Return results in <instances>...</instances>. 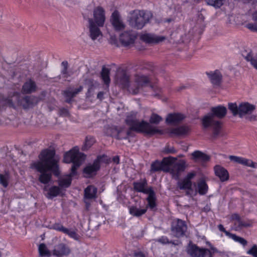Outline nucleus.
Segmentation results:
<instances>
[{"mask_svg": "<svg viewBox=\"0 0 257 257\" xmlns=\"http://www.w3.org/2000/svg\"><path fill=\"white\" fill-rule=\"evenodd\" d=\"M174 160V158L169 157L168 158H164L162 161L157 160L151 164V171L152 172H157L160 171H163L166 172H169V164Z\"/></svg>", "mask_w": 257, "mask_h": 257, "instance_id": "9b49d317", "label": "nucleus"}, {"mask_svg": "<svg viewBox=\"0 0 257 257\" xmlns=\"http://www.w3.org/2000/svg\"><path fill=\"white\" fill-rule=\"evenodd\" d=\"M100 169V162L98 160H95L93 164H89L83 169L85 177L90 178L95 175L96 172Z\"/></svg>", "mask_w": 257, "mask_h": 257, "instance_id": "dca6fc26", "label": "nucleus"}, {"mask_svg": "<svg viewBox=\"0 0 257 257\" xmlns=\"http://www.w3.org/2000/svg\"><path fill=\"white\" fill-rule=\"evenodd\" d=\"M10 175L8 171H5L4 174H0V184L5 188L9 185Z\"/></svg>", "mask_w": 257, "mask_h": 257, "instance_id": "e433bc0d", "label": "nucleus"}, {"mask_svg": "<svg viewBox=\"0 0 257 257\" xmlns=\"http://www.w3.org/2000/svg\"><path fill=\"white\" fill-rule=\"evenodd\" d=\"M164 152L166 154H174L176 153V150L173 147L166 146Z\"/></svg>", "mask_w": 257, "mask_h": 257, "instance_id": "3c124183", "label": "nucleus"}, {"mask_svg": "<svg viewBox=\"0 0 257 257\" xmlns=\"http://www.w3.org/2000/svg\"><path fill=\"white\" fill-rule=\"evenodd\" d=\"M231 218L232 220L235 221L234 223V228H235V227L237 225L239 221H240L241 218L237 214H233L231 216Z\"/></svg>", "mask_w": 257, "mask_h": 257, "instance_id": "de8ad7c7", "label": "nucleus"}, {"mask_svg": "<svg viewBox=\"0 0 257 257\" xmlns=\"http://www.w3.org/2000/svg\"><path fill=\"white\" fill-rule=\"evenodd\" d=\"M218 229L220 231H222L225 233V234L228 236V237H230L232 233H231L229 232L228 231H226L225 228H224L222 224H219L218 226Z\"/></svg>", "mask_w": 257, "mask_h": 257, "instance_id": "5fc2aeb1", "label": "nucleus"}, {"mask_svg": "<svg viewBox=\"0 0 257 257\" xmlns=\"http://www.w3.org/2000/svg\"><path fill=\"white\" fill-rule=\"evenodd\" d=\"M210 249H211V250H210V251L211 252L212 255V253L219 252V251L218 250V249L216 248L213 247L211 245H210Z\"/></svg>", "mask_w": 257, "mask_h": 257, "instance_id": "4d7b16f0", "label": "nucleus"}, {"mask_svg": "<svg viewBox=\"0 0 257 257\" xmlns=\"http://www.w3.org/2000/svg\"><path fill=\"white\" fill-rule=\"evenodd\" d=\"M101 76L105 84L110 82L109 70L105 67H103L101 72Z\"/></svg>", "mask_w": 257, "mask_h": 257, "instance_id": "4c0bfd02", "label": "nucleus"}, {"mask_svg": "<svg viewBox=\"0 0 257 257\" xmlns=\"http://www.w3.org/2000/svg\"><path fill=\"white\" fill-rule=\"evenodd\" d=\"M229 159L231 161L240 164V161L241 160V157H237L235 156H229Z\"/></svg>", "mask_w": 257, "mask_h": 257, "instance_id": "864d4df0", "label": "nucleus"}, {"mask_svg": "<svg viewBox=\"0 0 257 257\" xmlns=\"http://www.w3.org/2000/svg\"><path fill=\"white\" fill-rule=\"evenodd\" d=\"M174 159L175 160L169 164V171L168 172L171 173L174 179L178 180L181 173L185 170L186 165L184 160H180L176 163L173 164V162L176 160V158H174Z\"/></svg>", "mask_w": 257, "mask_h": 257, "instance_id": "9d476101", "label": "nucleus"}, {"mask_svg": "<svg viewBox=\"0 0 257 257\" xmlns=\"http://www.w3.org/2000/svg\"><path fill=\"white\" fill-rule=\"evenodd\" d=\"M97 188L92 185L88 186L84 190V198L86 199H92L96 198Z\"/></svg>", "mask_w": 257, "mask_h": 257, "instance_id": "2f4dec72", "label": "nucleus"}, {"mask_svg": "<svg viewBox=\"0 0 257 257\" xmlns=\"http://www.w3.org/2000/svg\"><path fill=\"white\" fill-rule=\"evenodd\" d=\"M64 233L67 234L69 237L73 238L75 240H77L79 239V235L73 229H69L67 228V231H65Z\"/></svg>", "mask_w": 257, "mask_h": 257, "instance_id": "a18cd8bd", "label": "nucleus"}, {"mask_svg": "<svg viewBox=\"0 0 257 257\" xmlns=\"http://www.w3.org/2000/svg\"><path fill=\"white\" fill-rule=\"evenodd\" d=\"M253 166L254 167H252L253 168H255L257 167V163L253 162Z\"/></svg>", "mask_w": 257, "mask_h": 257, "instance_id": "69168bd1", "label": "nucleus"}, {"mask_svg": "<svg viewBox=\"0 0 257 257\" xmlns=\"http://www.w3.org/2000/svg\"><path fill=\"white\" fill-rule=\"evenodd\" d=\"M189 131L188 127L186 126H181L176 128H173L170 130V134L176 136H183L186 135Z\"/></svg>", "mask_w": 257, "mask_h": 257, "instance_id": "72a5a7b5", "label": "nucleus"}, {"mask_svg": "<svg viewBox=\"0 0 257 257\" xmlns=\"http://www.w3.org/2000/svg\"><path fill=\"white\" fill-rule=\"evenodd\" d=\"M53 228L54 229L62 232L63 233H64L65 231H67V228L64 227L60 224H55L53 226Z\"/></svg>", "mask_w": 257, "mask_h": 257, "instance_id": "8fccbe9b", "label": "nucleus"}, {"mask_svg": "<svg viewBox=\"0 0 257 257\" xmlns=\"http://www.w3.org/2000/svg\"><path fill=\"white\" fill-rule=\"evenodd\" d=\"M112 161L113 162L116 164H119V157L116 156H114L113 159H112Z\"/></svg>", "mask_w": 257, "mask_h": 257, "instance_id": "bf43d9fd", "label": "nucleus"}, {"mask_svg": "<svg viewBox=\"0 0 257 257\" xmlns=\"http://www.w3.org/2000/svg\"><path fill=\"white\" fill-rule=\"evenodd\" d=\"M184 118V115L180 113H170L168 115L166 121L168 124H176L182 121Z\"/></svg>", "mask_w": 257, "mask_h": 257, "instance_id": "393cba45", "label": "nucleus"}, {"mask_svg": "<svg viewBox=\"0 0 257 257\" xmlns=\"http://www.w3.org/2000/svg\"><path fill=\"white\" fill-rule=\"evenodd\" d=\"M83 86H80L77 88H72L71 87L68 88L67 89L63 91V95L66 98V102L68 103H71L73 101V98L75 97L77 94L82 91Z\"/></svg>", "mask_w": 257, "mask_h": 257, "instance_id": "6ab92c4d", "label": "nucleus"}, {"mask_svg": "<svg viewBox=\"0 0 257 257\" xmlns=\"http://www.w3.org/2000/svg\"><path fill=\"white\" fill-rule=\"evenodd\" d=\"M39 98L34 95L22 96L21 106L25 109L33 108L39 101Z\"/></svg>", "mask_w": 257, "mask_h": 257, "instance_id": "ddd939ff", "label": "nucleus"}, {"mask_svg": "<svg viewBox=\"0 0 257 257\" xmlns=\"http://www.w3.org/2000/svg\"><path fill=\"white\" fill-rule=\"evenodd\" d=\"M94 143V139L93 138L91 137H87L85 139V143L82 148V150H87L89 148L91 147Z\"/></svg>", "mask_w": 257, "mask_h": 257, "instance_id": "ea45409f", "label": "nucleus"}, {"mask_svg": "<svg viewBox=\"0 0 257 257\" xmlns=\"http://www.w3.org/2000/svg\"><path fill=\"white\" fill-rule=\"evenodd\" d=\"M206 74L213 85L217 86L220 85L222 76L219 70H216L214 72H207Z\"/></svg>", "mask_w": 257, "mask_h": 257, "instance_id": "5701e85b", "label": "nucleus"}, {"mask_svg": "<svg viewBox=\"0 0 257 257\" xmlns=\"http://www.w3.org/2000/svg\"><path fill=\"white\" fill-rule=\"evenodd\" d=\"M85 155L79 151V149L75 147L69 152L66 153L64 156V162L66 163H72L71 173L66 178L59 181V185L62 188H68L71 183V177L77 174L76 170L80 167L85 159Z\"/></svg>", "mask_w": 257, "mask_h": 257, "instance_id": "7ed1b4c3", "label": "nucleus"}, {"mask_svg": "<svg viewBox=\"0 0 257 257\" xmlns=\"http://www.w3.org/2000/svg\"><path fill=\"white\" fill-rule=\"evenodd\" d=\"M21 94L17 92H14L12 94H10L7 97L3 98L5 105L9 107L16 108L17 106H21L22 98Z\"/></svg>", "mask_w": 257, "mask_h": 257, "instance_id": "f8f14e48", "label": "nucleus"}, {"mask_svg": "<svg viewBox=\"0 0 257 257\" xmlns=\"http://www.w3.org/2000/svg\"><path fill=\"white\" fill-rule=\"evenodd\" d=\"M252 20L257 22V11L254 12L252 14Z\"/></svg>", "mask_w": 257, "mask_h": 257, "instance_id": "680f3d73", "label": "nucleus"}, {"mask_svg": "<svg viewBox=\"0 0 257 257\" xmlns=\"http://www.w3.org/2000/svg\"><path fill=\"white\" fill-rule=\"evenodd\" d=\"M157 241L163 244L172 243V242L170 241L169 239L166 236H162L160 238L158 239Z\"/></svg>", "mask_w": 257, "mask_h": 257, "instance_id": "603ef678", "label": "nucleus"}, {"mask_svg": "<svg viewBox=\"0 0 257 257\" xmlns=\"http://www.w3.org/2000/svg\"><path fill=\"white\" fill-rule=\"evenodd\" d=\"M150 82V79L147 76L137 75L136 76L134 83L130 86L128 90L132 93L137 94L143 87L148 86Z\"/></svg>", "mask_w": 257, "mask_h": 257, "instance_id": "6e6552de", "label": "nucleus"}, {"mask_svg": "<svg viewBox=\"0 0 257 257\" xmlns=\"http://www.w3.org/2000/svg\"><path fill=\"white\" fill-rule=\"evenodd\" d=\"M136 114L137 113L133 111L128 113L125 121L126 123L130 126V129L124 133V135H121L123 133L122 130L118 131L116 135L117 139H126L127 137L130 135L131 131L143 132L151 135L161 133V131L160 130L151 125L149 123L144 120L139 121L137 119Z\"/></svg>", "mask_w": 257, "mask_h": 257, "instance_id": "f03ea898", "label": "nucleus"}, {"mask_svg": "<svg viewBox=\"0 0 257 257\" xmlns=\"http://www.w3.org/2000/svg\"><path fill=\"white\" fill-rule=\"evenodd\" d=\"M162 120V117L155 113L152 114L150 118V122L152 124H157Z\"/></svg>", "mask_w": 257, "mask_h": 257, "instance_id": "37998d69", "label": "nucleus"}, {"mask_svg": "<svg viewBox=\"0 0 257 257\" xmlns=\"http://www.w3.org/2000/svg\"><path fill=\"white\" fill-rule=\"evenodd\" d=\"M134 255L135 257H145V255L141 252H135Z\"/></svg>", "mask_w": 257, "mask_h": 257, "instance_id": "052dcab7", "label": "nucleus"}, {"mask_svg": "<svg viewBox=\"0 0 257 257\" xmlns=\"http://www.w3.org/2000/svg\"><path fill=\"white\" fill-rule=\"evenodd\" d=\"M249 119L250 120H253L255 119V116L254 115H251L249 117Z\"/></svg>", "mask_w": 257, "mask_h": 257, "instance_id": "e2e57ef3", "label": "nucleus"}, {"mask_svg": "<svg viewBox=\"0 0 257 257\" xmlns=\"http://www.w3.org/2000/svg\"><path fill=\"white\" fill-rule=\"evenodd\" d=\"M39 160L33 162L30 168L40 173L38 181L44 184H48L52 180V174L56 176L60 174L58 160L53 150L46 149L39 155Z\"/></svg>", "mask_w": 257, "mask_h": 257, "instance_id": "f257e3e1", "label": "nucleus"}, {"mask_svg": "<svg viewBox=\"0 0 257 257\" xmlns=\"http://www.w3.org/2000/svg\"><path fill=\"white\" fill-rule=\"evenodd\" d=\"M142 39L148 43H158L163 41L165 37L159 36L152 34H146L142 36Z\"/></svg>", "mask_w": 257, "mask_h": 257, "instance_id": "b1692460", "label": "nucleus"}, {"mask_svg": "<svg viewBox=\"0 0 257 257\" xmlns=\"http://www.w3.org/2000/svg\"><path fill=\"white\" fill-rule=\"evenodd\" d=\"M245 27L252 32H257V24L256 23H248Z\"/></svg>", "mask_w": 257, "mask_h": 257, "instance_id": "09e8293b", "label": "nucleus"}, {"mask_svg": "<svg viewBox=\"0 0 257 257\" xmlns=\"http://www.w3.org/2000/svg\"><path fill=\"white\" fill-rule=\"evenodd\" d=\"M187 229L186 222L181 219H177L172 222L171 231L176 237L179 238L185 235Z\"/></svg>", "mask_w": 257, "mask_h": 257, "instance_id": "1a4fd4ad", "label": "nucleus"}, {"mask_svg": "<svg viewBox=\"0 0 257 257\" xmlns=\"http://www.w3.org/2000/svg\"><path fill=\"white\" fill-rule=\"evenodd\" d=\"M136 38V34L133 31H125L120 35L119 40L125 46L133 44Z\"/></svg>", "mask_w": 257, "mask_h": 257, "instance_id": "2eb2a0df", "label": "nucleus"}, {"mask_svg": "<svg viewBox=\"0 0 257 257\" xmlns=\"http://www.w3.org/2000/svg\"><path fill=\"white\" fill-rule=\"evenodd\" d=\"M104 92L102 91H100L98 93L97 95V98L99 100H101L103 99Z\"/></svg>", "mask_w": 257, "mask_h": 257, "instance_id": "13d9d810", "label": "nucleus"}, {"mask_svg": "<svg viewBox=\"0 0 257 257\" xmlns=\"http://www.w3.org/2000/svg\"><path fill=\"white\" fill-rule=\"evenodd\" d=\"M184 87H184V86H181V87H179V88L178 89V91H179V90H181V89H184Z\"/></svg>", "mask_w": 257, "mask_h": 257, "instance_id": "338daca9", "label": "nucleus"}, {"mask_svg": "<svg viewBox=\"0 0 257 257\" xmlns=\"http://www.w3.org/2000/svg\"><path fill=\"white\" fill-rule=\"evenodd\" d=\"M228 107L233 116L238 115L240 118L251 114L255 109L254 105L248 102H242L238 105L236 103H229Z\"/></svg>", "mask_w": 257, "mask_h": 257, "instance_id": "423d86ee", "label": "nucleus"}, {"mask_svg": "<svg viewBox=\"0 0 257 257\" xmlns=\"http://www.w3.org/2000/svg\"><path fill=\"white\" fill-rule=\"evenodd\" d=\"M37 86L35 82L31 80L26 82L22 88V91L25 94H30L36 91Z\"/></svg>", "mask_w": 257, "mask_h": 257, "instance_id": "c756f323", "label": "nucleus"}, {"mask_svg": "<svg viewBox=\"0 0 257 257\" xmlns=\"http://www.w3.org/2000/svg\"><path fill=\"white\" fill-rule=\"evenodd\" d=\"M195 191H197V193H198L201 195L206 194L208 186L204 180L201 179L198 182L197 189Z\"/></svg>", "mask_w": 257, "mask_h": 257, "instance_id": "f704fd0d", "label": "nucleus"}, {"mask_svg": "<svg viewBox=\"0 0 257 257\" xmlns=\"http://www.w3.org/2000/svg\"><path fill=\"white\" fill-rule=\"evenodd\" d=\"M186 251L190 257H213L209 249L200 248L191 242L187 245Z\"/></svg>", "mask_w": 257, "mask_h": 257, "instance_id": "0eeeda50", "label": "nucleus"}, {"mask_svg": "<svg viewBox=\"0 0 257 257\" xmlns=\"http://www.w3.org/2000/svg\"><path fill=\"white\" fill-rule=\"evenodd\" d=\"M116 81L122 87H127L129 84V76L123 70L119 71L116 75Z\"/></svg>", "mask_w": 257, "mask_h": 257, "instance_id": "412c9836", "label": "nucleus"}, {"mask_svg": "<svg viewBox=\"0 0 257 257\" xmlns=\"http://www.w3.org/2000/svg\"><path fill=\"white\" fill-rule=\"evenodd\" d=\"M44 190L47 191L46 195L48 199H52L53 198L58 196L61 192V189L59 187L53 186L48 188L47 186H45Z\"/></svg>", "mask_w": 257, "mask_h": 257, "instance_id": "7c9ffc66", "label": "nucleus"}, {"mask_svg": "<svg viewBox=\"0 0 257 257\" xmlns=\"http://www.w3.org/2000/svg\"><path fill=\"white\" fill-rule=\"evenodd\" d=\"M226 108L222 105H218L211 108V113L204 116L202 119L203 127L205 128L210 127L213 130V137L216 138L219 134L221 127V122L215 119L223 118L226 114Z\"/></svg>", "mask_w": 257, "mask_h": 257, "instance_id": "20e7f679", "label": "nucleus"}, {"mask_svg": "<svg viewBox=\"0 0 257 257\" xmlns=\"http://www.w3.org/2000/svg\"><path fill=\"white\" fill-rule=\"evenodd\" d=\"M177 184L180 190H186V195L192 196L197 194V191H194L192 188L191 181H188L184 179L182 181L178 182Z\"/></svg>", "mask_w": 257, "mask_h": 257, "instance_id": "f3484780", "label": "nucleus"}, {"mask_svg": "<svg viewBox=\"0 0 257 257\" xmlns=\"http://www.w3.org/2000/svg\"><path fill=\"white\" fill-rule=\"evenodd\" d=\"M195 173L194 172L189 173L185 179L188 181H191V180L195 176Z\"/></svg>", "mask_w": 257, "mask_h": 257, "instance_id": "6e6d98bb", "label": "nucleus"}, {"mask_svg": "<svg viewBox=\"0 0 257 257\" xmlns=\"http://www.w3.org/2000/svg\"><path fill=\"white\" fill-rule=\"evenodd\" d=\"M61 65L63 67L61 71V75L63 78H67L70 76L68 71V63L67 61H64L62 62Z\"/></svg>", "mask_w": 257, "mask_h": 257, "instance_id": "79ce46f5", "label": "nucleus"}, {"mask_svg": "<svg viewBox=\"0 0 257 257\" xmlns=\"http://www.w3.org/2000/svg\"><path fill=\"white\" fill-rule=\"evenodd\" d=\"M214 169L215 175L219 178L221 181H226L228 179L229 174L225 168L220 166L216 165L214 167Z\"/></svg>", "mask_w": 257, "mask_h": 257, "instance_id": "a878e982", "label": "nucleus"}, {"mask_svg": "<svg viewBox=\"0 0 257 257\" xmlns=\"http://www.w3.org/2000/svg\"><path fill=\"white\" fill-rule=\"evenodd\" d=\"M152 17L153 15L150 12L135 10L128 19V24L133 28L140 30L150 22Z\"/></svg>", "mask_w": 257, "mask_h": 257, "instance_id": "39448f33", "label": "nucleus"}, {"mask_svg": "<svg viewBox=\"0 0 257 257\" xmlns=\"http://www.w3.org/2000/svg\"><path fill=\"white\" fill-rule=\"evenodd\" d=\"M240 164L250 167H254L253 162L241 157Z\"/></svg>", "mask_w": 257, "mask_h": 257, "instance_id": "49530a36", "label": "nucleus"}, {"mask_svg": "<svg viewBox=\"0 0 257 257\" xmlns=\"http://www.w3.org/2000/svg\"><path fill=\"white\" fill-rule=\"evenodd\" d=\"M253 223V222L251 220H243L241 219L240 221H239L237 225L235 227L234 229L237 231L243 228L250 227L252 226Z\"/></svg>", "mask_w": 257, "mask_h": 257, "instance_id": "c9c22d12", "label": "nucleus"}, {"mask_svg": "<svg viewBox=\"0 0 257 257\" xmlns=\"http://www.w3.org/2000/svg\"><path fill=\"white\" fill-rule=\"evenodd\" d=\"M111 17V23L115 30L120 31L124 29L125 25L120 20L117 13H113Z\"/></svg>", "mask_w": 257, "mask_h": 257, "instance_id": "bb28decb", "label": "nucleus"}, {"mask_svg": "<svg viewBox=\"0 0 257 257\" xmlns=\"http://www.w3.org/2000/svg\"><path fill=\"white\" fill-rule=\"evenodd\" d=\"M231 236L230 238L233 239L234 241L239 242L241 244H242L243 246H245L247 245V241L242 237H239L235 235V234H230Z\"/></svg>", "mask_w": 257, "mask_h": 257, "instance_id": "c03bdc74", "label": "nucleus"}, {"mask_svg": "<svg viewBox=\"0 0 257 257\" xmlns=\"http://www.w3.org/2000/svg\"><path fill=\"white\" fill-rule=\"evenodd\" d=\"M133 185L134 189L136 191L144 194H147L149 192L150 190L153 189L151 186H148V182L145 178L133 182Z\"/></svg>", "mask_w": 257, "mask_h": 257, "instance_id": "4468645a", "label": "nucleus"}, {"mask_svg": "<svg viewBox=\"0 0 257 257\" xmlns=\"http://www.w3.org/2000/svg\"><path fill=\"white\" fill-rule=\"evenodd\" d=\"M70 249L64 243H61L55 246L53 250V254L57 257H62L69 254Z\"/></svg>", "mask_w": 257, "mask_h": 257, "instance_id": "aec40b11", "label": "nucleus"}, {"mask_svg": "<svg viewBox=\"0 0 257 257\" xmlns=\"http://www.w3.org/2000/svg\"><path fill=\"white\" fill-rule=\"evenodd\" d=\"M39 252L42 256H50V253L44 243H41L39 246Z\"/></svg>", "mask_w": 257, "mask_h": 257, "instance_id": "a19ab883", "label": "nucleus"}, {"mask_svg": "<svg viewBox=\"0 0 257 257\" xmlns=\"http://www.w3.org/2000/svg\"><path fill=\"white\" fill-rule=\"evenodd\" d=\"M88 20L89 22L90 37L92 40H94L100 35L101 32L98 27V26L95 25L93 19L88 18Z\"/></svg>", "mask_w": 257, "mask_h": 257, "instance_id": "4be33fe9", "label": "nucleus"}, {"mask_svg": "<svg viewBox=\"0 0 257 257\" xmlns=\"http://www.w3.org/2000/svg\"><path fill=\"white\" fill-rule=\"evenodd\" d=\"M171 21V19H167L165 20V22L170 23Z\"/></svg>", "mask_w": 257, "mask_h": 257, "instance_id": "0e129e2a", "label": "nucleus"}, {"mask_svg": "<svg viewBox=\"0 0 257 257\" xmlns=\"http://www.w3.org/2000/svg\"><path fill=\"white\" fill-rule=\"evenodd\" d=\"M85 202L86 203V207L88 208L89 207V204L86 201H85Z\"/></svg>", "mask_w": 257, "mask_h": 257, "instance_id": "774afa93", "label": "nucleus"}, {"mask_svg": "<svg viewBox=\"0 0 257 257\" xmlns=\"http://www.w3.org/2000/svg\"><path fill=\"white\" fill-rule=\"evenodd\" d=\"M129 213L131 215L134 217H139L145 214L147 211V207L140 209L136 206L132 205L128 207Z\"/></svg>", "mask_w": 257, "mask_h": 257, "instance_id": "473e14b6", "label": "nucleus"}, {"mask_svg": "<svg viewBox=\"0 0 257 257\" xmlns=\"http://www.w3.org/2000/svg\"><path fill=\"white\" fill-rule=\"evenodd\" d=\"M94 20L97 25L101 27L105 21V15L104 10L100 7L96 8L93 11Z\"/></svg>", "mask_w": 257, "mask_h": 257, "instance_id": "a211bd4d", "label": "nucleus"}, {"mask_svg": "<svg viewBox=\"0 0 257 257\" xmlns=\"http://www.w3.org/2000/svg\"><path fill=\"white\" fill-rule=\"evenodd\" d=\"M226 0H206L207 4L215 8H220L225 3Z\"/></svg>", "mask_w": 257, "mask_h": 257, "instance_id": "58836bf2", "label": "nucleus"}, {"mask_svg": "<svg viewBox=\"0 0 257 257\" xmlns=\"http://www.w3.org/2000/svg\"><path fill=\"white\" fill-rule=\"evenodd\" d=\"M146 194H148V196L147 198V201L148 202V204L146 207L149 208L151 210H154L156 207V194L153 190H150L149 192L147 193Z\"/></svg>", "mask_w": 257, "mask_h": 257, "instance_id": "cd10ccee", "label": "nucleus"}, {"mask_svg": "<svg viewBox=\"0 0 257 257\" xmlns=\"http://www.w3.org/2000/svg\"><path fill=\"white\" fill-rule=\"evenodd\" d=\"M192 156L193 160L196 162L204 163L210 159L209 156L199 151H194Z\"/></svg>", "mask_w": 257, "mask_h": 257, "instance_id": "c85d7f7f", "label": "nucleus"}]
</instances>
